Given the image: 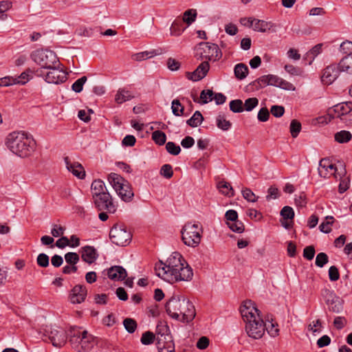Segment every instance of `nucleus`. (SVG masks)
<instances>
[{"mask_svg":"<svg viewBox=\"0 0 352 352\" xmlns=\"http://www.w3.org/2000/svg\"><path fill=\"white\" fill-rule=\"evenodd\" d=\"M155 271L157 276L170 283L188 281L193 276L192 270L178 252H173L166 263L156 264Z\"/></svg>","mask_w":352,"mask_h":352,"instance_id":"1","label":"nucleus"},{"mask_svg":"<svg viewBox=\"0 0 352 352\" xmlns=\"http://www.w3.org/2000/svg\"><path fill=\"white\" fill-rule=\"evenodd\" d=\"M242 318L245 323V331L249 337L260 339L265 331V324L261 312L252 300H246L240 308Z\"/></svg>","mask_w":352,"mask_h":352,"instance_id":"2","label":"nucleus"},{"mask_svg":"<svg viewBox=\"0 0 352 352\" xmlns=\"http://www.w3.org/2000/svg\"><path fill=\"white\" fill-rule=\"evenodd\" d=\"M167 314L173 318L190 322L196 315L193 304L184 296H173L166 304Z\"/></svg>","mask_w":352,"mask_h":352,"instance_id":"3","label":"nucleus"},{"mask_svg":"<svg viewBox=\"0 0 352 352\" xmlns=\"http://www.w3.org/2000/svg\"><path fill=\"white\" fill-rule=\"evenodd\" d=\"M6 144L13 153L20 157L30 156L36 147L34 139L23 132H13L9 134Z\"/></svg>","mask_w":352,"mask_h":352,"instance_id":"4","label":"nucleus"},{"mask_svg":"<svg viewBox=\"0 0 352 352\" xmlns=\"http://www.w3.org/2000/svg\"><path fill=\"white\" fill-rule=\"evenodd\" d=\"M69 343L77 352H89L96 344V339L82 327H72L69 332Z\"/></svg>","mask_w":352,"mask_h":352,"instance_id":"5","label":"nucleus"},{"mask_svg":"<svg viewBox=\"0 0 352 352\" xmlns=\"http://www.w3.org/2000/svg\"><path fill=\"white\" fill-rule=\"evenodd\" d=\"M107 179L122 201L129 202L132 200L134 194L131 186L127 180L115 173H110Z\"/></svg>","mask_w":352,"mask_h":352,"instance_id":"6","label":"nucleus"},{"mask_svg":"<svg viewBox=\"0 0 352 352\" xmlns=\"http://www.w3.org/2000/svg\"><path fill=\"white\" fill-rule=\"evenodd\" d=\"M202 227L199 223L188 222L182 230V238L184 243L189 247H197L202 238Z\"/></svg>","mask_w":352,"mask_h":352,"instance_id":"7","label":"nucleus"},{"mask_svg":"<svg viewBox=\"0 0 352 352\" xmlns=\"http://www.w3.org/2000/svg\"><path fill=\"white\" fill-rule=\"evenodd\" d=\"M31 58L34 62L43 69H47L54 67V65H60L56 54L52 50H35L32 53Z\"/></svg>","mask_w":352,"mask_h":352,"instance_id":"8","label":"nucleus"},{"mask_svg":"<svg viewBox=\"0 0 352 352\" xmlns=\"http://www.w3.org/2000/svg\"><path fill=\"white\" fill-rule=\"evenodd\" d=\"M196 53L201 58L213 62L220 59L222 56L217 44L204 42L199 44L196 48Z\"/></svg>","mask_w":352,"mask_h":352,"instance_id":"9","label":"nucleus"},{"mask_svg":"<svg viewBox=\"0 0 352 352\" xmlns=\"http://www.w3.org/2000/svg\"><path fill=\"white\" fill-rule=\"evenodd\" d=\"M45 72L42 69L38 70V75L43 76L45 80L48 83L59 84L67 80V73L59 68V65H54V67L47 69Z\"/></svg>","mask_w":352,"mask_h":352,"instance_id":"10","label":"nucleus"},{"mask_svg":"<svg viewBox=\"0 0 352 352\" xmlns=\"http://www.w3.org/2000/svg\"><path fill=\"white\" fill-rule=\"evenodd\" d=\"M110 239L114 244L120 246L128 245L131 239V234L124 226H114L110 230Z\"/></svg>","mask_w":352,"mask_h":352,"instance_id":"11","label":"nucleus"},{"mask_svg":"<svg viewBox=\"0 0 352 352\" xmlns=\"http://www.w3.org/2000/svg\"><path fill=\"white\" fill-rule=\"evenodd\" d=\"M93 199L98 210H106L109 213H114L116 211V206L109 192L94 197Z\"/></svg>","mask_w":352,"mask_h":352,"instance_id":"12","label":"nucleus"},{"mask_svg":"<svg viewBox=\"0 0 352 352\" xmlns=\"http://www.w3.org/2000/svg\"><path fill=\"white\" fill-rule=\"evenodd\" d=\"M341 72L339 64L328 65L322 73L321 80L322 83L328 85L332 84L338 78Z\"/></svg>","mask_w":352,"mask_h":352,"instance_id":"13","label":"nucleus"},{"mask_svg":"<svg viewBox=\"0 0 352 352\" xmlns=\"http://www.w3.org/2000/svg\"><path fill=\"white\" fill-rule=\"evenodd\" d=\"M336 167L329 162V159L323 158L320 161L318 173L321 177L327 178L333 175L336 177Z\"/></svg>","mask_w":352,"mask_h":352,"instance_id":"14","label":"nucleus"},{"mask_svg":"<svg viewBox=\"0 0 352 352\" xmlns=\"http://www.w3.org/2000/svg\"><path fill=\"white\" fill-rule=\"evenodd\" d=\"M87 294V290L85 286L77 285L71 291L70 300L73 304L81 303L85 300Z\"/></svg>","mask_w":352,"mask_h":352,"instance_id":"15","label":"nucleus"},{"mask_svg":"<svg viewBox=\"0 0 352 352\" xmlns=\"http://www.w3.org/2000/svg\"><path fill=\"white\" fill-rule=\"evenodd\" d=\"M49 339L54 346L61 347L66 343V333L63 329H53L49 334Z\"/></svg>","mask_w":352,"mask_h":352,"instance_id":"16","label":"nucleus"},{"mask_svg":"<svg viewBox=\"0 0 352 352\" xmlns=\"http://www.w3.org/2000/svg\"><path fill=\"white\" fill-rule=\"evenodd\" d=\"M67 169L78 179L85 177V171L83 166L77 162H72L68 157L64 158Z\"/></svg>","mask_w":352,"mask_h":352,"instance_id":"17","label":"nucleus"},{"mask_svg":"<svg viewBox=\"0 0 352 352\" xmlns=\"http://www.w3.org/2000/svg\"><path fill=\"white\" fill-rule=\"evenodd\" d=\"M254 25L253 30L262 33L276 32L277 30V25L272 21L256 19Z\"/></svg>","mask_w":352,"mask_h":352,"instance_id":"18","label":"nucleus"},{"mask_svg":"<svg viewBox=\"0 0 352 352\" xmlns=\"http://www.w3.org/2000/svg\"><path fill=\"white\" fill-rule=\"evenodd\" d=\"M210 68V65L208 61H204L202 62L197 68L191 73H188L187 77L188 79L192 80V81H198L199 80H201L204 78Z\"/></svg>","mask_w":352,"mask_h":352,"instance_id":"19","label":"nucleus"},{"mask_svg":"<svg viewBox=\"0 0 352 352\" xmlns=\"http://www.w3.org/2000/svg\"><path fill=\"white\" fill-rule=\"evenodd\" d=\"M327 304L332 312L340 313L343 309V300L333 292L329 293Z\"/></svg>","mask_w":352,"mask_h":352,"instance_id":"20","label":"nucleus"},{"mask_svg":"<svg viewBox=\"0 0 352 352\" xmlns=\"http://www.w3.org/2000/svg\"><path fill=\"white\" fill-rule=\"evenodd\" d=\"M82 259L89 263H93L98 258L96 250L93 246L86 245L80 248Z\"/></svg>","mask_w":352,"mask_h":352,"instance_id":"21","label":"nucleus"},{"mask_svg":"<svg viewBox=\"0 0 352 352\" xmlns=\"http://www.w3.org/2000/svg\"><path fill=\"white\" fill-rule=\"evenodd\" d=\"M269 86H274L286 90H294L293 85L276 75L268 74Z\"/></svg>","mask_w":352,"mask_h":352,"instance_id":"22","label":"nucleus"},{"mask_svg":"<svg viewBox=\"0 0 352 352\" xmlns=\"http://www.w3.org/2000/svg\"><path fill=\"white\" fill-rule=\"evenodd\" d=\"M107 275L111 280H122L126 277L127 273L126 270L122 266L115 265L108 270Z\"/></svg>","mask_w":352,"mask_h":352,"instance_id":"23","label":"nucleus"},{"mask_svg":"<svg viewBox=\"0 0 352 352\" xmlns=\"http://www.w3.org/2000/svg\"><path fill=\"white\" fill-rule=\"evenodd\" d=\"M333 114V118L341 116L349 113L352 111V103L351 102H342L338 104L329 110Z\"/></svg>","mask_w":352,"mask_h":352,"instance_id":"24","label":"nucleus"},{"mask_svg":"<svg viewBox=\"0 0 352 352\" xmlns=\"http://www.w3.org/2000/svg\"><path fill=\"white\" fill-rule=\"evenodd\" d=\"M134 98V94L132 91L123 88L119 89L115 96V101L118 104H122L124 102L129 101Z\"/></svg>","mask_w":352,"mask_h":352,"instance_id":"25","label":"nucleus"},{"mask_svg":"<svg viewBox=\"0 0 352 352\" xmlns=\"http://www.w3.org/2000/svg\"><path fill=\"white\" fill-rule=\"evenodd\" d=\"M91 191L93 198L108 192L104 183L100 179H96L92 182Z\"/></svg>","mask_w":352,"mask_h":352,"instance_id":"26","label":"nucleus"},{"mask_svg":"<svg viewBox=\"0 0 352 352\" xmlns=\"http://www.w3.org/2000/svg\"><path fill=\"white\" fill-rule=\"evenodd\" d=\"M339 65L341 71L352 75V54L344 56L340 60Z\"/></svg>","mask_w":352,"mask_h":352,"instance_id":"27","label":"nucleus"},{"mask_svg":"<svg viewBox=\"0 0 352 352\" xmlns=\"http://www.w3.org/2000/svg\"><path fill=\"white\" fill-rule=\"evenodd\" d=\"M183 21L179 19H176L172 23L170 31L172 36H180L186 29L184 26Z\"/></svg>","mask_w":352,"mask_h":352,"instance_id":"28","label":"nucleus"},{"mask_svg":"<svg viewBox=\"0 0 352 352\" xmlns=\"http://www.w3.org/2000/svg\"><path fill=\"white\" fill-rule=\"evenodd\" d=\"M168 340L166 344H162V339L158 341V352H175V344L171 336H168Z\"/></svg>","mask_w":352,"mask_h":352,"instance_id":"29","label":"nucleus"},{"mask_svg":"<svg viewBox=\"0 0 352 352\" xmlns=\"http://www.w3.org/2000/svg\"><path fill=\"white\" fill-rule=\"evenodd\" d=\"M216 124L222 131H228L232 126V123L226 120V116L223 113H219L217 116Z\"/></svg>","mask_w":352,"mask_h":352,"instance_id":"30","label":"nucleus"},{"mask_svg":"<svg viewBox=\"0 0 352 352\" xmlns=\"http://www.w3.org/2000/svg\"><path fill=\"white\" fill-rule=\"evenodd\" d=\"M248 67L243 63L236 64L234 68L235 77L239 80L244 79L248 74Z\"/></svg>","mask_w":352,"mask_h":352,"instance_id":"31","label":"nucleus"},{"mask_svg":"<svg viewBox=\"0 0 352 352\" xmlns=\"http://www.w3.org/2000/svg\"><path fill=\"white\" fill-rule=\"evenodd\" d=\"M214 92L211 89H204L201 91L199 100H194L195 102H197L200 104H204L213 100Z\"/></svg>","mask_w":352,"mask_h":352,"instance_id":"32","label":"nucleus"},{"mask_svg":"<svg viewBox=\"0 0 352 352\" xmlns=\"http://www.w3.org/2000/svg\"><path fill=\"white\" fill-rule=\"evenodd\" d=\"M197 10L195 9H188L183 14L182 21L186 23L188 25H191L197 18Z\"/></svg>","mask_w":352,"mask_h":352,"instance_id":"33","label":"nucleus"},{"mask_svg":"<svg viewBox=\"0 0 352 352\" xmlns=\"http://www.w3.org/2000/svg\"><path fill=\"white\" fill-rule=\"evenodd\" d=\"M217 188L219 189V191L228 197H232L234 195V190L230 184L227 182H219L217 184Z\"/></svg>","mask_w":352,"mask_h":352,"instance_id":"34","label":"nucleus"},{"mask_svg":"<svg viewBox=\"0 0 352 352\" xmlns=\"http://www.w3.org/2000/svg\"><path fill=\"white\" fill-rule=\"evenodd\" d=\"M334 138L336 142L343 144L349 142L352 138V135L349 131L343 130L337 132Z\"/></svg>","mask_w":352,"mask_h":352,"instance_id":"35","label":"nucleus"},{"mask_svg":"<svg viewBox=\"0 0 352 352\" xmlns=\"http://www.w3.org/2000/svg\"><path fill=\"white\" fill-rule=\"evenodd\" d=\"M204 120L202 114L199 111H196L192 116L187 120V124L191 127H197L201 124Z\"/></svg>","mask_w":352,"mask_h":352,"instance_id":"36","label":"nucleus"},{"mask_svg":"<svg viewBox=\"0 0 352 352\" xmlns=\"http://www.w3.org/2000/svg\"><path fill=\"white\" fill-rule=\"evenodd\" d=\"M333 223V217L332 216H327L325 221L322 222L319 226L320 232L324 233H329L331 231V226Z\"/></svg>","mask_w":352,"mask_h":352,"instance_id":"37","label":"nucleus"},{"mask_svg":"<svg viewBox=\"0 0 352 352\" xmlns=\"http://www.w3.org/2000/svg\"><path fill=\"white\" fill-rule=\"evenodd\" d=\"M322 322L320 319L312 321L308 326V330L316 336L322 332Z\"/></svg>","mask_w":352,"mask_h":352,"instance_id":"38","label":"nucleus"},{"mask_svg":"<svg viewBox=\"0 0 352 352\" xmlns=\"http://www.w3.org/2000/svg\"><path fill=\"white\" fill-rule=\"evenodd\" d=\"M152 139L157 144L161 146L165 144L166 135L164 132L157 130L153 132Z\"/></svg>","mask_w":352,"mask_h":352,"instance_id":"39","label":"nucleus"},{"mask_svg":"<svg viewBox=\"0 0 352 352\" xmlns=\"http://www.w3.org/2000/svg\"><path fill=\"white\" fill-rule=\"evenodd\" d=\"M265 330L267 333L272 337H276L278 335L279 329L278 328V324L276 322H273V321H268L267 322H265Z\"/></svg>","mask_w":352,"mask_h":352,"instance_id":"40","label":"nucleus"},{"mask_svg":"<svg viewBox=\"0 0 352 352\" xmlns=\"http://www.w3.org/2000/svg\"><path fill=\"white\" fill-rule=\"evenodd\" d=\"M171 109L173 113L175 116H180L184 114V108L180 103L179 100L177 99L173 100L172 101Z\"/></svg>","mask_w":352,"mask_h":352,"instance_id":"41","label":"nucleus"},{"mask_svg":"<svg viewBox=\"0 0 352 352\" xmlns=\"http://www.w3.org/2000/svg\"><path fill=\"white\" fill-rule=\"evenodd\" d=\"M241 192L243 198L249 202L254 203L257 201L258 199V197L256 196L252 190L248 188H243Z\"/></svg>","mask_w":352,"mask_h":352,"instance_id":"42","label":"nucleus"},{"mask_svg":"<svg viewBox=\"0 0 352 352\" xmlns=\"http://www.w3.org/2000/svg\"><path fill=\"white\" fill-rule=\"evenodd\" d=\"M230 109L234 113H241L244 110L243 103L241 100L236 99L230 101Z\"/></svg>","mask_w":352,"mask_h":352,"instance_id":"43","label":"nucleus"},{"mask_svg":"<svg viewBox=\"0 0 352 352\" xmlns=\"http://www.w3.org/2000/svg\"><path fill=\"white\" fill-rule=\"evenodd\" d=\"M289 130L291 135L293 138H296L301 130V124L300 122H298L296 120H292L290 126H289Z\"/></svg>","mask_w":352,"mask_h":352,"instance_id":"44","label":"nucleus"},{"mask_svg":"<svg viewBox=\"0 0 352 352\" xmlns=\"http://www.w3.org/2000/svg\"><path fill=\"white\" fill-rule=\"evenodd\" d=\"M227 225L230 230L237 233H242L245 230L243 223L239 220L232 222H227Z\"/></svg>","mask_w":352,"mask_h":352,"instance_id":"45","label":"nucleus"},{"mask_svg":"<svg viewBox=\"0 0 352 352\" xmlns=\"http://www.w3.org/2000/svg\"><path fill=\"white\" fill-rule=\"evenodd\" d=\"M125 329L129 333H133L137 328V322L132 318H126L123 321Z\"/></svg>","mask_w":352,"mask_h":352,"instance_id":"46","label":"nucleus"},{"mask_svg":"<svg viewBox=\"0 0 352 352\" xmlns=\"http://www.w3.org/2000/svg\"><path fill=\"white\" fill-rule=\"evenodd\" d=\"M87 80V78L85 76L78 78L73 83L72 86V89L76 93H80V91H82L83 89V85L86 82Z\"/></svg>","mask_w":352,"mask_h":352,"instance_id":"47","label":"nucleus"},{"mask_svg":"<svg viewBox=\"0 0 352 352\" xmlns=\"http://www.w3.org/2000/svg\"><path fill=\"white\" fill-rule=\"evenodd\" d=\"M280 215L284 220H292L294 217V211L290 206H284L280 211Z\"/></svg>","mask_w":352,"mask_h":352,"instance_id":"48","label":"nucleus"},{"mask_svg":"<svg viewBox=\"0 0 352 352\" xmlns=\"http://www.w3.org/2000/svg\"><path fill=\"white\" fill-rule=\"evenodd\" d=\"M258 104V100L256 98H250L245 100L243 108L247 111H250Z\"/></svg>","mask_w":352,"mask_h":352,"instance_id":"49","label":"nucleus"},{"mask_svg":"<svg viewBox=\"0 0 352 352\" xmlns=\"http://www.w3.org/2000/svg\"><path fill=\"white\" fill-rule=\"evenodd\" d=\"M166 149L168 153L173 155H177L181 151L180 146L173 142H168L166 143Z\"/></svg>","mask_w":352,"mask_h":352,"instance_id":"50","label":"nucleus"},{"mask_svg":"<svg viewBox=\"0 0 352 352\" xmlns=\"http://www.w3.org/2000/svg\"><path fill=\"white\" fill-rule=\"evenodd\" d=\"M168 331V327L166 325H158L157 327V332L159 334H161L160 338L162 339V344H166V342L168 340V336H170L169 335L166 333ZM160 340V338H158V340Z\"/></svg>","mask_w":352,"mask_h":352,"instance_id":"51","label":"nucleus"},{"mask_svg":"<svg viewBox=\"0 0 352 352\" xmlns=\"http://www.w3.org/2000/svg\"><path fill=\"white\" fill-rule=\"evenodd\" d=\"M155 340V335L151 331L144 333L140 339L142 344L148 345L152 344Z\"/></svg>","mask_w":352,"mask_h":352,"instance_id":"52","label":"nucleus"},{"mask_svg":"<svg viewBox=\"0 0 352 352\" xmlns=\"http://www.w3.org/2000/svg\"><path fill=\"white\" fill-rule=\"evenodd\" d=\"M65 261L69 265H76L79 261V256L75 252H68L65 255Z\"/></svg>","mask_w":352,"mask_h":352,"instance_id":"53","label":"nucleus"},{"mask_svg":"<svg viewBox=\"0 0 352 352\" xmlns=\"http://www.w3.org/2000/svg\"><path fill=\"white\" fill-rule=\"evenodd\" d=\"M328 261V256L324 252H320L316 256V265L319 267H322Z\"/></svg>","mask_w":352,"mask_h":352,"instance_id":"54","label":"nucleus"},{"mask_svg":"<svg viewBox=\"0 0 352 352\" xmlns=\"http://www.w3.org/2000/svg\"><path fill=\"white\" fill-rule=\"evenodd\" d=\"M160 174L166 179H170L173 175V168L170 164H164L160 169Z\"/></svg>","mask_w":352,"mask_h":352,"instance_id":"55","label":"nucleus"},{"mask_svg":"<svg viewBox=\"0 0 352 352\" xmlns=\"http://www.w3.org/2000/svg\"><path fill=\"white\" fill-rule=\"evenodd\" d=\"M269 76L268 75H264L258 78L254 82L256 87L261 89L266 86H269Z\"/></svg>","mask_w":352,"mask_h":352,"instance_id":"56","label":"nucleus"},{"mask_svg":"<svg viewBox=\"0 0 352 352\" xmlns=\"http://www.w3.org/2000/svg\"><path fill=\"white\" fill-rule=\"evenodd\" d=\"M340 50L346 55L352 54V42L349 41L342 42L340 46Z\"/></svg>","mask_w":352,"mask_h":352,"instance_id":"57","label":"nucleus"},{"mask_svg":"<svg viewBox=\"0 0 352 352\" xmlns=\"http://www.w3.org/2000/svg\"><path fill=\"white\" fill-rule=\"evenodd\" d=\"M36 261L39 266L46 267L49 265V256L44 253H41L37 256Z\"/></svg>","mask_w":352,"mask_h":352,"instance_id":"58","label":"nucleus"},{"mask_svg":"<svg viewBox=\"0 0 352 352\" xmlns=\"http://www.w3.org/2000/svg\"><path fill=\"white\" fill-rule=\"evenodd\" d=\"M333 118H334L333 113L329 111L327 115L317 118L316 121L318 124H326L330 122Z\"/></svg>","mask_w":352,"mask_h":352,"instance_id":"59","label":"nucleus"},{"mask_svg":"<svg viewBox=\"0 0 352 352\" xmlns=\"http://www.w3.org/2000/svg\"><path fill=\"white\" fill-rule=\"evenodd\" d=\"M270 112L276 118L281 117L285 113V109L283 106L273 105L271 107Z\"/></svg>","mask_w":352,"mask_h":352,"instance_id":"60","label":"nucleus"},{"mask_svg":"<svg viewBox=\"0 0 352 352\" xmlns=\"http://www.w3.org/2000/svg\"><path fill=\"white\" fill-rule=\"evenodd\" d=\"M270 117V112L266 107L261 108L257 115L258 120L261 122H266Z\"/></svg>","mask_w":352,"mask_h":352,"instance_id":"61","label":"nucleus"},{"mask_svg":"<svg viewBox=\"0 0 352 352\" xmlns=\"http://www.w3.org/2000/svg\"><path fill=\"white\" fill-rule=\"evenodd\" d=\"M315 255V249L312 245L307 246L303 250V256L307 260H312Z\"/></svg>","mask_w":352,"mask_h":352,"instance_id":"62","label":"nucleus"},{"mask_svg":"<svg viewBox=\"0 0 352 352\" xmlns=\"http://www.w3.org/2000/svg\"><path fill=\"white\" fill-rule=\"evenodd\" d=\"M346 319L342 316L336 317L333 321V325L338 329H342L346 324Z\"/></svg>","mask_w":352,"mask_h":352,"instance_id":"63","label":"nucleus"},{"mask_svg":"<svg viewBox=\"0 0 352 352\" xmlns=\"http://www.w3.org/2000/svg\"><path fill=\"white\" fill-rule=\"evenodd\" d=\"M329 277L331 281H336L340 278L338 269L336 266H331L329 269Z\"/></svg>","mask_w":352,"mask_h":352,"instance_id":"64","label":"nucleus"}]
</instances>
